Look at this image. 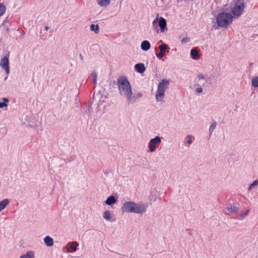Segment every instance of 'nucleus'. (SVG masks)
I'll return each mask as SVG.
<instances>
[{
	"label": "nucleus",
	"instance_id": "nucleus-20",
	"mask_svg": "<svg viewBox=\"0 0 258 258\" xmlns=\"http://www.w3.org/2000/svg\"><path fill=\"white\" fill-rule=\"evenodd\" d=\"M103 218L107 221H110L111 219V213L109 211H106L103 215Z\"/></svg>",
	"mask_w": 258,
	"mask_h": 258
},
{
	"label": "nucleus",
	"instance_id": "nucleus-28",
	"mask_svg": "<svg viewBox=\"0 0 258 258\" xmlns=\"http://www.w3.org/2000/svg\"><path fill=\"white\" fill-rule=\"evenodd\" d=\"M249 212V210H247L246 211L242 212L240 214V217H241L242 219L245 218L248 215Z\"/></svg>",
	"mask_w": 258,
	"mask_h": 258
},
{
	"label": "nucleus",
	"instance_id": "nucleus-8",
	"mask_svg": "<svg viewBox=\"0 0 258 258\" xmlns=\"http://www.w3.org/2000/svg\"><path fill=\"white\" fill-rule=\"evenodd\" d=\"M148 206L144 204H136L134 206V213L142 214L146 211Z\"/></svg>",
	"mask_w": 258,
	"mask_h": 258
},
{
	"label": "nucleus",
	"instance_id": "nucleus-38",
	"mask_svg": "<svg viewBox=\"0 0 258 258\" xmlns=\"http://www.w3.org/2000/svg\"><path fill=\"white\" fill-rule=\"evenodd\" d=\"M157 23V19H155L153 21V25H155V24H156Z\"/></svg>",
	"mask_w": 258,
	"mask_h": 258
},
{
	"label": "nucleus",
	"instance_id": "nucleus-4",
	"mask_svg": "<svg viewBox=\"0 0 258 258\" xmlns=\"http://www.w3.org/2000/svg\"><path fill=\"white\" fill-rule=\"evenodd\" d=\"M244 3L241 2L237 4L231 11V13L235 17H239L243 12L244 9Z\"/></svg>",
	"mask_w": 258,
	"mask_h": 258
},
{
	"label": "nucleus",
	"instance_id": "nucleus-31",
	"mask_svg": "<svg viewBox=\"0 0 258 258\" xmlns=\"http://www.w3.org/2000/svg\"><path fill=\"white\" fill-rule=\"evenodd\" d=\"M156 55L158 57L161 58L164 56V53L163 51H160L158 53L156 54Z\"/></svg>",
	"mask_w": 258,
	"mask_h": 258
},
{
	"label": "nucleus",
	"instance_id": "nucleus-10",
	"mask_svg": "<svg viewBox=\"0 0 258 258\" xmlns=\"http://www.w3.org/2000/svg\"><path fill=\"white\" fill-rule=\"evenodd\" d=\"M159 26L160 27L161 31L163 32L164 29L166 27V20L160 17L159 20Z\"/></svg>",
	"mask_w": 258,
	"mask_h": 258
},
{
	"label": "nucleus",
	"instance_id": "nucleus-32",
	"mask_svg": "<svg viewBox=\"0 0 258 258\" xmlns=\"http://www.w3.org/2000/svg\"><path fill=\"white\" fill-rule=\"evenodd\" d=\"M189 38H188V37H184L181 40V43H185V42H188L189 41Z\"/></svg>",
	"mask_w": 258,
	"mask_h": 258
},
{
	"label": "nucleus",
	"instance_id": "nucleus-25",
	"mask_svg": "<svg viewBox=\"0 0 258 258\" xmlns=\"http://www.w3.org/2000/svg\"><path fill=\"white\" fill-rule=\"evenodd\" d=\"M168 48V45H167L165 43H163V44H161V45H159V48L160 49V51H164L165 50H166L167 48Z\"/></svg>",
	"mask_w": 258,
	"mask_h": 258
},
{
	"label": "nucleus",
	"instance_id": "nucleus-5",
	"mask_svg": "<svg viewBox=\"0 0 258 258\" xmlns=\"http://www.w3.org/2000/svg\"><path fill=\"white\" fill-rule=\"evenodd\" d=\"M136 203L132 202H126L122 206L121 210L122 213H133L134 212V206Z\"/></svg>",
	"mask_w": 258,
	"mask_h": 258
},
{
	"label": "nucleus",
	"instance_id": "nucleus-34",
	"mask_svg": "<svg viewBox=\"0 0 258 258\" xmlns=\"http://www.w3.org/2000/svg\"><path fill=\"white\" fill-rule=\"evenodd\" d=\"M63 251L64 252H67V253L70 252L69 247L68 245V244L66 246L64 247Z\"/></svg>",
	"mask_w": 258,
	"mask_h": 258
},
{
	"label": "nucleus",
	"instance_id": "nucleus-1",
	"mask_svg": "<svg viewBox=\"0 0 258 258\" xmlns=\"http://www.w3.org/2000/svg\"><path fill=\"white\" fill-rule=\"evenodd\" d=\"M116 85L119 95L125 98L128 103H131L133 101V93L127 79L123 76H119L117 79Z\"/></svg>",
	"mask_w": 258,
	"mask_h": 258
},
{
	"label": "nucleus",
	"instance_id": "nucleus-37",
	"mask_svg": "<svg viewBox=\"0 0 258 258\" xmlns=\"http://www.w3.org/2000/svg\"><path fill=\"white\" fill-rule=\"evenodd\" d=\"M53 245V239L49 237V246H51Z\"/></svg>",
	"mask_w": 258,
	"mask_h": 258
},
{
	"label": "nucleus",
	"instance_id": "nucleus-33",
	"mask_svg": "<svg viewBox=\"0 0 258 258\" xmlns=\"http://www.w3.org/2000/svg\"><path fill=\"white\" fill-rule=\"evenodd\" d=\"M198 78L200 80L202 79L204 80L205 79V77L203 74H199L198 75Z\"/></svg>",
	"mask_w": 258,
	"mask_h": 258
},
{
	"label": "nucleus",
	"instance_id": "nucleus-7",
	"mask_svg": "<svg viewBox=\"0 0 258 258\" xmlns=\"http://www.w3.org/2000/svg\"><path fill=\"white\" fill-rule=\"evenodd\" d=\"M0 66L2 69H4L6 73L9 74L10 72L9 70V62L7 56H4L1 60Z\"/></svg>",
	"mask_w": 258,
	"mask_h": 258
},
{
	"label": "nucleus",
	"instance_id": "nucleus-9",
	"mask_svg": "<svg viewBox=\"0 0 258 258\" xmlns=\"http://www.w3.org/2000/svg\"><path fill=\"white\" fill-rule=\"evenodd\" d=\"M135 69L137 72L140 74L143 73L145 71V67L144 63H139L135 66Z\"/></svg>",
	"mask_w": 258,
	"mask_h": 258
},
{
	"label": "nucleus",
	"instance_id": "nucleus-36",
	"mask_svg": "<svg viewBox=\"0 0 258 258\" xmlns=\"http://www.w3.org/2000/svg\"><path fill=\"white\" fill-rule=\"evenodd\" d=\"M196 91L198 93H201L203 92V88L201 87L197 88L196 89Z\"/></svg>",
	"mask_w": 258,
	"mask_h": 258
},
{
	"label": "nucleus",
	"instance_id": "nucleus-2",
	"mask_svg": "<svg viewBox=\"0 0 258 258\" xmlns=\"http://www.w3.org/2000/svg\"><path fill=\"white\" fill-rule=\"evenodd\" d=\"M233 16L228 13H220L217 15L216 22L219 27H226L232 22Z\"/></svg>",
	"mask_w": 258,
	"mask_h": 258
},
{
	"label": "nucleus",
	"instance_id": "nucleus-29",
	"mask_svg": "<svg viewBox=\"0 0 258 258\" xmlns=\"http://www.w3.org/2000/svg\"><path fill=\"white\" fill-rule=\"evenodd\" d=\"M143 96V94L141 92H139L137 94H135L134 96H133V99L136 98V99L142 97Z\"/></svg>",
	"mask_w": 258,
	"mask_h": 258
},
{
	"label": "nucleus",
	"instance_id": "nucleus-19",
	"mask_svg": "<svg viewBox=\"0 0 258 258\" xmlns=\"http://www.w3.org/2000/svg\"><path fill=\"white\" fill-rule=\"evenodd\" d=\"M90 30L92 31H94L96 34L99 33V27L98 25L91 24L90 26Z\"/></svg>",
	"mask_w": 258,
	"mask_h": 258
},
{
	"label": "nucleus",
	"instance_id": "nucleus-39",
	"mask_svg": "<svg viewBox=\"0 0 258 258\" xmlns=\"http://www.w3.org/2000/svg\"><path fill=\"white\" fill-rule=\"evenodd\" d=\"M45 28L46 30H47V29H49L48 26H45Z\"/></svg>",
	"mask_w": 258,
	"mask_h": 258
},
{
	"label": "nucleus",
	"instance_id": "nucleus-11",
	"mask_svg": "<svg viewBox=\"0 0 258 258\" xmlns=\"http://www.w3.org/2000/svg\"><path fill=\"white\" fill-rule=\"evenodd\" d=\"M150 47L151 44L148 40H144L141 44V48L144 51L148 50Z\"/></svg>",
	"mask_w": 258,
	"mask_h": 258
},
{
	"label": "nucleus",
	"instance_id": "nucleus-6",
	"mask_svg": "<svg viewBox=\"0 0 258 258\" xmlns=\"http://www.w3.org/2000/svg\"><path fill=\"white\" fill-rule=\"evenodd\" d=\"M161 142V138L159 136H156L154 138L151 139L150 141V144L148 146L150 151L154 152L156 149L155 145L159 144Z\"/></svg>",
	"mask_w": 258,
	"mask_h": 258
},
{
	"label": "nucleus",
	"instance_id": "nucleus-14",
	"mask_svg": "<svg viewBox=\"0 0 258 258\" xmlns=\"http://www.w3.org/2000/svg\"><path fill=\"white\" fill-rule=\"evenodd\" d=\"M190 55L194 59H198L199 58V51L196 48H193L190 51Z\"/></svg>",
	"mask_w": 258,
	"mask_h": 258
},
{
	"label": "nucleus",
	"instance_id": "nucleus-35",
	"mask_svg": "<svg viewBox=\"0 0 258 258\" xmlns=\"http://www.w3.org/2000/svg\"><path fill=\"white\" fill-rule=\"evenodd\" d=\"M44 242L45 243V244H46L47 246H48V241H49V240H48V236H46L44 239Z\"/></svg>",
	"mask_w": 258,
	"mask_h": 258
},
{
	"label": "nucleus",
	"instance_id": "nucleus-3",
	"mask_svg": "<svg viewBox=\"0 0 258 258\" xmlns=\"http://www.w3.org/2000/svg\"><path fill=\"white\" fill-rule=\"evenodd\" d=\"M169 85V82L166 79H163L159 83L156 95V99L157 101H161L163 100L165 95V90L168 87Z\"/></svg>",
	"mask_w": 258,
	"mask_h": 258
},
{
	"label": "nucleus",
	"instance_id": "nucleus-15",
	"mask_svg": "<svg viewBox=\"0 0 258 258\" xmlns=\"http://www.w3.org/2000/svg\"><path fill=\"white\" fill-rule=\"evenodd\" d=\"M9 200L8 199H4L0 202V212L4 210L9 204Z\"/></svg>",
	"mask_w": 258,
	"mask_h": 258
},
{
	"label": "nucleus",
	"instance_id": "nucleus-24",
	"mask_svg": "<svg viewBox=\"0 0 258 258\" xmlns=\"http://www.w3.org/2000/svg\"><path fill=\"white\" fill-rule=\"evenodd\" d=\"M6 8L3 4H0V17H1L6 12Z\"/></svg>",
	"mask_w": 258,
	"mask_h": 258
},
{
	"label": "nucleus",
	"instance_id": "nucleus-12",
	"mask_svg": "<svg viewBox=\"0 0 258 258\" xmlns=\"http://www.w3.org/2000/svg\"><path fill=\"white\" fill-rule=\"evenodd\" d=\"M227 210L228 212L231 213L237 214L239 208L236 206H232V205H228L227 207Z\"/></svg>",
	"mask_w": 258,
	"mask_h": 258
},
{
	"label": "nucleus",
	"instance_id": "nucleus-16",
	"mask_svg": "<svg viewBox=\"0 0 258 258\" xmlns=\"http://www.w3.org/2000/svg\"><path fill=\"white\" fill-rule=\"evenodd\" d=\"M68 245L73 251H76L77 250V246L79 245V244L77 242H71L68 243Z\"/></svg>",
	"mask_w": 258,
	"mask_h": 258
},
{
	"label": "nucleus",
	"instance_id": "nucleus-22",
	"mask_svg": "<svg viewBox=\"0 0 258 258\" xmlns=\"http://www.w3.org/2000/svg\"><path fill=\"white\" fill-rule=\"evenodd\" d=\"M252 86L254 87H258V77H255L251 80Z\"/></svg>",
	"mask_w": 258,
	"mask_h": 258
},
{
	"label": "nucleus",
	"instance_id": "nucleus-26",
	"mask_svg": "<svg viewBox=\"0 0 258 258\" xmlns=\"http://www.w3.org/2000/svg\"><path fill=\"white\" fill-rule=\"evenodd\" d=\"M217 125V123L216 122H214L212 123V124L209 127V132L211 134L214 130L216 128Z\"/></svg>",
	"mask_w": 258,
	"mask_h": 258
},
{
	"label": "nucleus",
	"instance_id": "nucleus-21",
	"mask_svg": "<svg viewBox=\"0 0 258 258\" xmlns=\"http://www.w3.org/2000/svg\"><path fill=\"white\" fill-rule=\"evenodd\" d=\"M3 102H0V108H3L4 107H7L8 106L7 103L9 102V100L6 98H3Z\"/></svg>",
	"mask_w": 258,
	"mask_h": 258
},
{
	"label": "nucleus",
	"instance_id": "nucleus-30",
	"mask_svg": "<svg viewBox=\"0 0 258 258\" xmlns=\"http://www.w3.org/2000/svg\"><path fill=\"white\" fill-rule=\"evenodd\" d=\"M187 138L188 139V140L187 141V143L188 145H190L192 143V136L191 135H188L187 136Z\"/></svg>",
	"mask_w": 258,
	"mask_h": 258
},
{
	"label": "nucleus",
	"instance_id": "nucleus-18",
	"mask_svg": "<svg viewBox=\"0 0 258 258\" xmlns=\"http://www.w3.org/2000/svg\"><path fill=\"white\" fill-rule=\"evenodd\" d=\"M110 3V0H100L98 3V5L101 7H106Z\"/></svg>",
	"mask_w": 258,
	"mask_h": 258
},
{
	"label": "nucleus",
	"instance_id": "nucleus-17",
	"mask_svg": "<svg viewBox=\"0 0 258 258\" xmlns=\"http://www.w3.org/2000/svg\"><path fill=\"white\" fill-rule=\"evenodd\" d=\"M34 257V252L32 251H28L25 254L21 255L20 258H33Z\"/></svg>",
	"mask_w": 258,
	"mask_h": 258
},
{
	"label": "nucleus",
	"instance_id": "nucleus-27",
	"mask_svg": "<svg viewBox=\"0 0 258 258\" xmlns=\"http://www.w3.org/2000/svg\"><path fill=\"white\" fill-rule=\"evenodd\" d=\"M255 185H258V180H254L251 184H250L249 188H248V191H250L251 189Z\"/></svg>",
	"mask_w": 258,
	"mask_h": 258
},
{
	"label": "nucleus",
	"instance_id": "nucleus-23",
	"mask_svg": "<svg viewBox=\"0 0 258 258\" xmlns=\"http://www.w3.org/2000/svg\"><path fill=\"white\" fill-rule=\"evenodd\" d=\"M91 76L93 78V82L94 85H96L97 84V73L95 71H93L91 73Z\"/></svg>",
	"mask_w": 258,
	"mask_h": 258
},
{
	"label": "nucleus",
	"instance_id": "nucleus-13",
	"mask_svg": "<svg viewBox=\"0 0 258 258\" xmlns=\"http://www.w3.org/2000/svg\"><path fill=\"white\" fill-rule=\"evenodd\" d=\"M116 202V200L113 196H110L105 201V204L107 205H112L115 204Z\"/></svg>",
	"mask_w": 258,
	"mask_h": 258
}]
</instances>
